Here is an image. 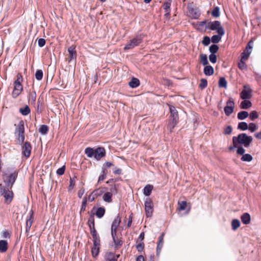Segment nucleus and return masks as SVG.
I'll list each match as a JSON object with an SVG mask.
<instances>
[{"mask_svg": "<svg viewBox=\"0 0 261 261\" xmlns=\"http://www.w3.org/2000/svg\"><path fill=\"white\" fill-rule=\"evenodd\" d=\"M168 106L170 115L167 128L171 132L179 122V116L178 111L174 106L168 105Z\"/></svg>", "mask_w": 261, "mask_h": 261, "instance_id": "nucleus-1", "label": "nucleus"}, {"mask_svg": "<svg viewBox=\"0 0 261 261\" xmlns=\"http://www.w3.org/2000/svg\"><path fill=\"white\" fill-rule=\"evenodd\" d=\"M18 174V171L16 170H14L8 174L3 173L2 176L3 177V181L5 184L4 187L12 188L16 181Z\"/></svg>", "mask_w": 261, "mask_h": 261, "instance_id": "nucleus-2", "label": "nucleus"}, {"mask_svg": "<svg viewBox=\"0 0 261 261\" xmlns=\"http://www.w3.org/2000/svg\"><path fill=\"white\" fill-rule=\"evenodd\" d=\"M16 80L14 82V89L12 93L13 98H17L23 91V86L21 83L23 81V77L21 73H17Z\"/></svg>", "mask_w": 261, "mask_h": 261, "instance_id": "nucleus-3", "label": "nucleus"}, {"mask_svg": "<svg viewBox=\"0 0 261 261\" xmlns=\"http://www.w3.org/2000/svg\"><path fill=\"white\" fill-rule=\"evenodd\" d=\"M11 189L0 184V195L4 198L5 202L7 204H10L13 199L14 193Z\"/></svg>", "mask_w": 261, "mask_h": 261, "instance_id": "nucleus-4", "label": "nucleus"}, {"mask_svg": "<svg viewBox=\"0 0 261 261\" xmlns=\"http://www.w3.org/2000/svg\"><path fill=\"white\" fill-rule=\"evenodd\" d=\"M24 123L23 120H20L16 127L15 130V135L16 138L18 140V144L22 145L23 144L25 137H24Z\"/></svg>", "mask_w": 261, "mask_h": 261, "instance_id": "nucleus-5", "label": "nucleus"}, {"mask_svg": "<svg viewBox=\"0 0 261 261\" xmlns=\"http://www.w3.org/2000/svg\"><path fill=\"white\" fill-rule=\"evenodd\" d=\"M238 144H242L245 147L249 146L253 140L250 136H248L246 133L240 134L238 136L233 137Z\"/></svg>", "mask_w": 261, "mask_h": 261, "instance_id": "nucleus-6", "label": "nucleus"}, {"mask_svg": "<svg viewBox=\"0 0 261 261\" xmlns=\"http://www.w3.org/2000/svg\"><path fill=\"white\" fill-rule=\"evenodd\" d=\"M144 37V35L142 34L137 35L135 37L126 44L124 47V49H132L134 47L139 46L143 42Z\"/></svg>", "mask_w": 261, "mask_h": 261, "instance_id": "nucleus-7", "label": "nucleus"}, {"mask_svg": "<svg viewBox=\"0 0 261 261\" xmlns=\"http://www.w3.org/2000/svg\"><path fill=\"white\" fill-rule=\"evenodd\" d=\"M207 29L211 31H216L217 32L225 31L220 21L218 20L208 22L205 26V30Z\"/></svg>", "mask_w": 261, "mask_h": 261, "instance_id": "nucleus-8", "label": "nucleus"}, {"mask_svg": "<svg viewBox=\"0 0 261 261\" xmlns=\"http://www.w3.org/2000/svg\"><path fill=\"white\" fill-rule=\"evenodd\" d=\"M144 205L146 217L147 218L151 217L153 211V204L152 200L149 197L146 198Z\"/></svg>", "mask_w": 261, "mask_h": 261, "instance_id": "nucleus-9", "label": "nucleus"}, {"mask_svg": "<svg viewBox=\"0 0 261 261\" xmlns=\"http://www.w3.org/2000/svg\"><path fill=\"white\" fill-rule=\"evenodd\" d=\"M252 90L248 85H245L243 89L240 93V97L242 99H249L252 97Z\"/></svg>", "mask_w": 261, "mask_h": 261, "instance_id": "nucleus-10", "label": "nucleus"}, {"mask_svg": "<svg viewBox=\"0 0 261 261\" xmlns=\"http://www.w3.org/2000/svg\"><path fill=\"white\" fill-rule=\"evenodd\" d=\"M234 101L232 97H230L228 100L226 102V106L224 108V111L225 115L229 116L231 114L234 108Z\"/></svg>", "mask_w": 261, "mask_h": 261, "instance_id": "nucleus-11", "label": "nucleus"}, {"mask_svg": "<svg viewBox=\"0 0 261 261\" xmlns=\"http://www.w3.org/2000/svg\"><path fill=\"white\" fill-rule=\"evenodd\" d=\"M32 147L30 142H25L21 146L22 154L27 158L30 156Z\"/></svg>", "mask_w": 261, "mask_h": 261, "instance_id": "nucleus-12", "label": "nucleus"}, {"mask_svg": "<svg viewBox=\"0 0 261 261\" xmlns=\"http://www.w3.org/2000/svg\"><path fill=\"white\" fill-rule=\"evenodd\" d=\"M93 244L91 247V254L93 258H96L99 253L100 241H93Z\"/></svg>", "mask_w": 261, "mask_h": 261, "instance_id": "nucleus-13", "label": "nucleus"}, {"mask_svg": "<svg viewBox=\"0 0 261 261\" xmlns=\"http://www.w3.org/2000/svg\"><path fill=\"white\" fill-rule=\"evenodd\" d=\"M94 158L97 160L99 161L102 158L106 156V150L103 147H98L94 150Z\"/></svg>", "mask_w": 261, "mask_h": 261, "instance_id": "nucleus-14", "label": "nucleus"}, {"mask_svg": "<svg viewBox=\"0 0 261 261\" xmlns=\"http://www.w3.org/2000/svg\"><path fill=\"white\" fill-rule=\"evenodd\" d=\"M120 222L121 217L118 214V215L114 220L111 225V233H113V235H114L115 233H117V229L119 226Z\"/></svg>", "mask_w": 261, "mask_h": 261, "instance_id": "nucleus-15", "label": "nucleus"}, {"mask_svg": "<svg viewBox=\"0 0 261 261\" xmlns=\"http://www.w3.org/2000/svg\"><path fill=\"white\" fill-rule=\"evenodd\" d=\"M119 256V254H116L114 252H108L105 255V259L106 261H118Z\"/></svg>", "mask_w": 261, "mask_h": 261, "instance_id": "nucleus-16", "label": "nucleus"}, {"mask_svg": "<svg viewBox=\"0 0 261 261\" xmlns=\"http://www.w3.org/2000/svg\"><path fill=\"white\" fill-rule=\"evenodd\" d=\"M217 34L213 35L210 39L211 42L215 44L218 43L221 40L222 37L225 34V31L217 32Z\"/></svg>", "mask_w": 261, "mask_h": 261, "instance_id": "nucleus-17", "label": "nucleus"}, {"mask_svg": "<svg viewBox=\"0 0 261 261\" xmlns=\"http://www.w3.org/2000/svg\"><path fill=\"white\" fill-rule=\"evenodd\" d=\"M68 52L69 54V61L68 62L71 61L72 60H76V51L75 50V47L72 45L68 47Z\"/></svg>", "mask_w": 261, "mask_h": 261, "instance_id": "nucleus-18", "label": "nucleus"}, {"mask_svg": "<svg viewBox=\"0 0 261 261\" xmlns=\"http://www.w3.org/2000/svg\"><path fill=\"white\" fill-rule=\"evenodd\" d=\"M189 13L191 18L193 19H198L200 15L199 11L197 9L193 8H191L189 9Z\"/></svg>", "mask_w": 261, "mask_h": 261, "instance_id": "nucleus-19", "label": "nucleus"}, {"mask_svg": "<svg viewBox=\"0 0 261 261\" xmlns=\"http://www.w3.org/2000/svg\"><path fill=\"white\" fill-rule=\"evenodd\" d=\"M111 236L113 240V242L115 244V248L116 249H118L119 247L122 246L123 245V241L121 240L117 239V234L116 233L114 235L113 233H111Z\"/></svg>", "mask_w": 261, "mask_h": 261, "instance_id": "nucleus-20", "label": "nucleus"}, {"mask_svg": "<svg viewBox=\"0 0 261 261\" xmlns=\"http://www.w3.org/2000/svg\"><path fill=\"white\" fill-rule=\"evenodd\" d=\"M241 219L244 224H249L251 221L250 215L248 213H245L241 216Z\"/></svg>", "mask_w": 261, "mask_h": 261, "instance_id": "nucleus-21", "label": "nucleus"}, {"mask_svg": "<svg viewBox=\"0 0 261 261\" xmlns=\"http://www.w3.org/2000/svg\"><path fill=\"white\" fill-rule=\"evenodd\" d=\"M203 73L206 76L212 75L214 73V69L212 66L207 65L204 66Z\"/></svg>", "mask_w": 261, "mask_h": 261, "instance_id": "nucleus-22", "label": "nucleus"}, {"mask_svg": "<svg viewBox=\"0 0 261 261\" xmlns=\"http://www.w3.org/2000/svg\"><path fill=\"white\" fill-rule=\"evenodd\" d=\"M140 84V81L136 77H132L131 80L128 83L129 86L132 88H135L138 87Z\"/></svg>", "mask_w": 261, "mask_h": 261, "instance_id": "nucleus-23", "label": "nucleus"}, {"mask_svg": "<svg viewBox=\"0 0 261 261\" xmlns=\"http://www.w3.org/2000/svg\"><path fill=\"white\" fill-rule=\"evenodd\" d=\"M95 209V207H93L91 213H92V211ZM94 213H91L90 217L88 221V225L90 228H94L95 227V222H94Z\"/></svg>", "mask_w": 261, "mask_h": 261, "instance_id": "nucleus-24", "label": "nucleus"}, {"mask_svg": "<svg viewBox=\"0 0 261 261\" xmlns=\"http://www.w3.org/2000/svg\"><path fill=\"white\" fill-rule=\"evenodd\" d=\"M240 103V108L242 109H248L252 106V103L249 99H243Z\"/></svg>", "mask_w": 261, "mask_h": 261, "instance_id": "nucleus-25", "label": "nucleus"}, {"mask_svg": "<svg viewBox=\"0 0 261 261\" xmlns=\"http://www.w3.org/2000/svg\"><path fill=\"white\" fill-rule=\"evenodd\" d=\"M8 249V243L7 241L2 240H0V252L4 253L7 251Z\"/></svg>", "mask_w": 261, "mask_h": 261, "instance_id": "nucleus-26", "label": "nucleus"}, {"mask_svg": "<svg viewBox=\"0 0 261 261\" xmlns=\"http://www.w3.org/2000/svg\"><path fill=\"white\" fill-rule=\"evenodd\" d=\"M153 186L151 185H146L143 189V194L145 196H149L151 194Z\"/></svg>", "mask_w": 261, "mask_h": 261, "instance_id": "nucleus-27", "label": "nucleus"}, {"mask_svg": "<svg viewBox=\"0 0 261 261\" xmlns=\"http://www.w3.org/2000/svg\"><path fill=\"white\" fill-rule=\"evenodd\" d=\"M106 209L104 207H98L94 214L98 218H101L105 214Z\"/></svg>", "mask_w": 261, "mask_h": 261, "instance_id": "nucleus-28", "label": "nucleus"}, {"mask_svg": "<svg viewBox=\"0 0 261 261\" xmlns=\"http://www.w3.org/2000/svg\"><path fill=\"white\" fill-rule=\"evenodd\" d=\"M90 231L93 238V241H100L99 236L97 233L95 227L90 228Z\"/></svg>", "mask_w": 261, "mask_h": 261, "instance_id": "nucleus-29", "label": "nucleus"}, {"mask_svg": "<svg viewBox=\"0 0 261 261\" xmlns=\"http://www.w3.org/2000/svg\"><path fill=\"white\" fill-rule=\"evenodd\" d=\"M94 148L90 147H87L85 149V153L86 154L87 157L92 158L94 156Z\"/></svg>", "mask_w": 261, "mask_h": 261, "instance_id": "nucleus-30", "label": "nucleus"}, {"mask_svg": "<svg viewBox=\"0 0 261 261\" xmlns=\"http://www.w3.org/2000/svg\"><path fill=\"white\" fill-rule=\"evenodd\" d=\"M19 112L23 116H27L31 112L30 107L28 105H25L24 107L20 108Z\"/></svg>", "mask_w": 261, "mask_h": 261, "instance_id": "nucleus-31", "label": "nucleus"}, {"mask_svg": "<svg viewBox=\"0 0 261 261\" xmlns=\"http://www.w3.org/2000/svg\"><path fill=\"white\" fill-rule=\"evenodd\" d=\"M249 116L248 112L242 111L238 113L237 118L239 120H244Z\"/></svg>", "mask_w": 261, "mask_h": 261, "instance_id": "nucleus-32", "label": "nucleus"}, {"mask_svg": "<svg viewBox=\"0 0 261 261\" xmlns=\"http://www.w3.org/2000/svg\"><path fill=\"white\" fill-rule=\"evenodd\" d=\"M105 190L103 189H100V188L94 190L91 193V194H93L94 196L98 197L102 195L106 190H108L107 188H103Z\"/></svg>", "mask_w": 261, "mask_h": 261, "instance_id": "nucleus-33", "label": "nucleus"}, {"mask_svg": "<svg viewBox=\"0 0 261 261\" xmlns=\"http://www.w3.org/2000/svg\"><path fill=\"white\" fill-rule=\"evenodd\" d=\"M49 131V127L46 124L41 125L39 129V133L43 135H46Z\"/></svg>", "mask_w": 261, "mask_h": 261, "instance_id": "nucleus-34", "label": "nucleus"}, {"mask_svg": "<svg viewBox=\"0 0 261 261\" xmlns=\"http://www.w3.org/2000/svg\"><path fill=\"white\" fill-rule=\"evenodd\" d=\"M219 87L220 88H227V82L224 77H221L218 82Z\"/></svg>", "mask_w": 261, "mask_h": 261, "instance_id": "nucleus-35", "label": "nucleus"}, {"mask_svg": "<svg viewBox=\"0 0 261 261\" xmlns=\"http://www.w3.org/2000/svg\"><path fill=\"white\" fill-rule=\"evenodd\" d=\"M112 193L107 192L103 194L102 198L105 202H111L112 201Z\"/></svg>", "mask_w": 261, "mask_h": 261, "instance_id": "nucleus-36", "label": "nucleus"}, {"mask_svg": "<svg viewBox=\"0 0 261 261\" xmlns=\"http://www.w3.org/2000/svg\"><path fill=\"white\" fill-rule=\"evenodd\" d=\"M246 60H243V58H241V60L238 63V66L239 68L241 70H246L247 69V66L245 63Z\"/></svg>", "mask_w": 261, "mask_h": 261, "instance_id": "nucleus-37", "label": "nucleus"}, {"mask_svg": "<svg viewBox=\"0 0 261 261\" xmlns=\"http://www.w3.org/2000/svg\"><path fill=\"white\" fill-rule=\"evenodd\" d=\"M240 226V221L239 219H233L231 222L232 229L233 230H236Z\"/></svg>", "mask_w": 261, "mask_h": 261, "instance_id": "nucleus-38", "label": "nucleus"}, {"mask_svg": "<svg viewBox=\"0 0 261 261\" xmlns=\"http://www.w3.org/2000/svg\"><path fill=\"white\" fill-rule=\"evenodd\" d=\"M248 128V125L246 122H240L238 125V129L241 130H246Z\"/></svg>", "mask_w": 261, "mask_h": 261, "instance_id": "nucleus-39", "label": "nucleus"}, {"mask_svg": "<svg viewBox=\"0 0 261 261\" xmlns=\"http://www.w3.org/2000/svg\"><path fill=\"white\" fill-rule=\"evenodd\" d=\"M219 49V46L217 44H213L209 47V51L211 54H216Z\"/></svg>", "mask_w": 261, "mask_h": 261, "instance_id": "nucleus-40", "label": "nucleus"}, {"mask_svg": "<svg viewBox=\"0 0 261 261\" xmlns=\"http://www.w3.org/2000/svg\"><path fill=\"white\" fill-rule=\"evenodd\" d=\"M241 161H242L243 162H250L253 160V157L250 154H248V153L244 154L241 157Z\"/></svg>", "mask_w": 261, "mask_h": 261, "instance_id": "nucleus-41", "label": "nucleus"}, {"mask_svg": "<svg viewBox=\"0 0 261 261\" xmlns=\"http://www.w3.org/2000/svg\"><path fill=\"white\" fill-rule=\"evenodd\" d=\"M171 2L172 0H166L164 3L163 6L165 11H171Z\"/></svg>", "mask_w": 261, "mask_h": 261, "instance_id": "nucleus-42", "label": "nucleus"}, {"mask_svg": "<svg viewBox=\"0 0 261 261\" xmlns=\"http://www.w3.org/2000/svg\"><path fill=\"white\" fill-rule=\"evenodd\" d=\"M200 62L203 66H206L208 65V62L207 60V57L205 54H201L200 56Z\"/></svg>", "mask_w": 261, "mask_h": 261, "instance_id": "nucleus-43", "label": "nucleus"}, {"mask_svg": "<svg viewBox=\"0 0 261 261\" xmlns=\"http://www.w3.org/2000/svg\"><path fill=\"white\" fill-rule=\"evenodd\" d=\"M212 15L215 18H218L220 16V8L218 6L214 8L211 12Z\"/></svg>", "mask_w": 261, "mask_h": 261, "instance_id": "nucleus-44", "label": "nucleus"}, {"mask_svg": "<svg viewBox=\"0 0 261 261\" xmlns=\"http://www.w3.org/2000/svg\"><path fill=\"white\" fill-rule=\"evenodd\" d=\"M33 211L32 210L30 211L29 213V217L27 218V221H26V225H28L29 226H32L33 223Z\"/></svg>", "mask_w": 261, "mask_h": 261, "instance_id": "nucleus-45", "label": "nucleus"}, {"mask_svg": "<svg viewBox=\"0 0 261 261\" xmlns=\"http://www.w3.org/2000/svg\"><path fill=\"white\" fill-rule=\"evenodd\" d=\"M43 73L42 70L38 69L35 72V78L37 81H41L43 78Z\"/></svg>", "mask_w": 261, "mask_h": 261, "instance_id": "nucleus-46", "label": "nucleus"}, {"mask_svg": "<svg viewBox=\"0 0 261 261\" xmlns=\"http://www.w3.org/2000/svg\"><path fill=\"white\" fill-rule=\"evenodd\" d=\"M87 204V198L85 197L83 198L81 207L80 208V214H81L82 212H84L86 210V205Z\"/></svg>", "mask_w": 261, "mask_h": 261, "instance_id": "nucleus-47", "label": "nucleus"}, {"mask_svg": "<svg viewBox=\"0 0 261 261\" xmlns=\"http://www.w3.org/2000/svg\"><path fill=\"white\" fill-rule=\"evenodd\" d=\"M118 185H112L110 188L109 193H112V195H116L118 193Z\"/></svg>", "mask_w": 261, "mask_h": 261, "instance_id": "nucleus-48", "label": "nucleus"}, {"mask_svg": "<svg viewBox=\"0 0 261 261\" xmlns=\"http://www.w3.org/2000/svg\"><path fill=\"white\" fill-rule=\"evenodd\" d=\"M251 53V50H244V51L241 53V58H243V60H247Z\"/></svg>", "mask_w": 261, "mask_h": 261, "instance_id": "nucleus-49", "label": "nucleus"}, {"mask_svg": "<svg viewBox=\"0 0 261 261\" xmlns=\"http://www.w3.org/2000/svg\"><path fill=\"white\" fill-rule=\"evenodd\" d=\"M207 86V81L206 79H201L199 87L201 89H204Z\"/></svg>", "mask_w": 261, "mask_h": 261, "instance_id": "nucleus-50", "label": "nucleus"}, {"mask_svg": "<svg viewBox=\"0 0 261 261\" xmlns=\"http://www.w3.org/2000/svg\"><path fill=\"white\" fill-rule=\"evenodd\" d=\"M107 173L106 172V169L103 168H102L101 174L99 176L98 179V183L102 181L106 178Z\"/></svg>", "mask_w": 261, "mask_h": 261, "instance_id": "nucleus-51", "label": "nucleus"}, {"mask_svg": "<svg viewBox=\"0 0 261 261\" xmlns=\"http://www.w3.org/2000/svg\"><path fill=\"white\" fill-rule=\"evenodd\" d=\"M28 97L31 99L33 103H35L36 99V91L34 90L32 92H30Z\"/></svg>", "mask_w": 261, "mask_h": 261, "instance_id": "nucleus-52", "label": "nucleus"}, {"mask_svg": "<svg viewBox=\"0 0 261 261\" xmlns=\"http://www.w3.org/2000/svg\"><path fill=\"white\" fill-rule=\"evenodd\" d=\"M211 42V39L208 36H205L203 38V40L202 41V44L204 46H208Z\"/></svg>", "mask_w": 261, "mask_h": 261, "instance_id": "nucleus-53", "label": "nucleus"}, {"mask_svg": "<svg viewBox=\"0 0 261 261\" xmlns=\"http://www.w3.org/2000/svg\"><path fill=\"white\" fill-rule=\"evenodd\" d=\"M11 233L7 230L4 229L1 232V237L4 239H10L11 238Z\"/></svg>", "mask_w": 261, "mask_h": 261, "instance_id": "nucleus-54", "label": "nucleus"}, {"mask_svg": "<svg viewBox=\"0 0 261 261\" xmlns=\"http://www.w3.org/2000/svg\"><path fill=\"white\" fill-rule=\"evenodd\" d=\"M179 207L178 208V210L180 211H182L185 210L187 206V201H181V202H178Z\"/></svg>", "mask_w": 261, "mask_h": 261, "instance_id": "nucleus-55", "label": "nucleus"}, {"mask_svg": "<svg viewBox=\"0 0 261 261\" xmlns=\"http://www.w3.org/2000/svg\"><path fill=\"white\" fill-rule=\"evenodd\" d=\"M251 132H254L258 129L257 125L254 123H250L248 125V128Z\"/></svg>", "mask_w": 261, "mask_h": 261, "instance_id": "nucleus-56", "label": "nucleus"}, {"mask_svg": "<svg viewBox=\"0 0 261 261\" xmlns=\"http://www.w3.org/2000/svg\"><path fill=\"white\" fill-rule=\"evenodd\" d=\"M210 61L213 63L215 64L217 62V57L215 54H211L208 56Z\"/></svg>", "mask_w": 261, "mask_h": 261, "instance_id": "nucleus-57", "label": "nucleus"}, {"mask_svg": "<svg viewBox=\"0 0 261 261\" xmlns=\"http://www.w3.org/2000/svg\"><path fill=\"white\" fill-rule=\"evenodd\" d=\"M250 119L253 120L258 118V115L257 112L255 111H252L249 114Z\"/></svg>", "mask_w": 261, "mask_h": 261, "instance_id": "nucleus-58", "label": "nucleus"}, {"mask_svg": "<svg viewBox=\"0 0 261 261\" xmlns=\"http://www.w3.org/2000/svg\"><path fill=\"white\" fill-rule=\"evenodd\" d=\"M136 248L138 252H141L144 249V244L143 242L140 243L136 245Z\"/></svg>", "mask_w": 261, "mask_h": 261, "instance_id": "nucleus-59", "label": "nucleus"}, {"mask_svg": "<svg viewBox=\"0 0 261 261\" xmlns=\"http://www.w3.org/2000/svg\"><path fill=\"white\" fill-rule=\"evenodd\" d=\"M65 166H63L62 167L59 168L57 170L56 173L59 175H62L63 174H64V173L65 172Z\"/></svg>", "mask_w": 261, "mask_h": 261, "instance_id": "nucleus-60", "label": "nucleus"}, {"mask_svg": "<svg viewBox=\"0 0 261 261\" xmlns=\"http://www.w3.org/2000/svg\"><path fill=\"white\" fill-rule=\"evenodd\" d=\"M232 130L231 126L228 125L224 130V133L225 135H230Z\"/></svg>", "mask_w": 261, "mask_h": 261, "instance_id": "nucleus-61", "label": "nucleus"}, {"mask_svg": "<svg viewBox=\"0 0 261 261\" xmlns=\"http://www.w3.org/2000/svg\"><path fill=\"white\" fill-rule=\"evenodd\" d=\"M237 153L240 155H244L245 152V149L242 146L237 147Z\"/></svg>", "mask_w": 261, "mask_h": 261, "instance_id": "nucleus-62", "label": "nucleus"}, {"mask_svg": "<svg viewBox=\"0 0 261 261\" xmlns=\"http://www.w3.org/2000/svg\"><path fill=\"white\" fill-rule=\"evenodd\" d=\"M232 144L233 145L229 146L228 148L229 150H232L235 149L236 148H237L239 145L235 140V139H234L233 137H232Z\"/></svg>", "mask_w": 261, "mask_h": 261, "instance_id": "nucleus-63", "label": "nucleus"}, {"mask_svg": "<svg viewBox=\"0 0 261 261\" xmlns=\"http://www.w3.org/2000/svg\"><path fill=\"white\" fill-rule=\"evenodd\" d=\"M46 43V41L43 38H39L38 41V44L40 47H43Z\"/></svg>", "mask_w": 261, "mask_h": 261, "instance_id": "nucleus-64", "label": "nucleus"}]
</instances>
